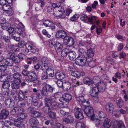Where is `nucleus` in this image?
I'll use <instances>...</instances> for the list:
<instances>
[{
	"label": "nucleus",
	"mask_w": 128,
	"mask_h": 128,
	"mask_svg": "<svg viewBox=\"0 0 128 128\" xmlns=\"http://www.w3.org/2000/svg\"><path fill=\"white\" fill-rule=\"evenodd\" d=\"M83 110L84 114L90 118L91 120H94L95 114L94 110L92 107L90 106L86 107Z\"/></svg>",
	"instance_id": "1"
},
{
	"label": "nucleus",
	"mask_w": 128,
	"mask_h": 128,
	"mask_svg": "<svg viewBox=\"0 0 128 128\" xmlns=\"http://www.w3.org/2000/svg\"><path fill=\"white\" fill-rule=\"evenodd\" d=\"M86 60L85 55H80L75 59V63L80 66H83L86 64Z\"/></svg>",
	"instance_id": "2"
},
{
	"label": "nucleus",
	"mask_w": 128,
	"mask_h": 128,
	"mask_svg": "<svg viewBox=\"0 0 128 128\" xmlns=\"http://www.w3.org/2000/svg\"><path fill=\"white\" fill-rule=\"evenodd\" d=\"M74 115L76 118L82 120L84 118L81 109L78 107H76L74 109Z\"/></svg>",
	"instance_id": "3"
},
{
	"label": "nucleus",
	"mask_w": 128,
	"mask_h": 128,
	"mask_svg": "<svg viewBox=\"0 0 128 128\" xmlns=\"http://www.w3.org/2000/svg\"><path fill=\"white\" fill-rule=\"evenodd\" d=\"M72 95L68 94H66L62 96L59 99V100L62 102L64 103L69 102L72 99Z\"/></svg>",
	"instance_id": "4"
},
{
	"label": "nucleus",
	"mask_w": 128,
	"mask_h": 128,
	"mask_svg": "<svg viewBox=\"0 0 128 128\" xmlns=\"http://www.w3.org/2000/svg\"><path fill=\"white\" fill-rule=\"evenodd\" d=\"M29 74L28 77L30 79V82L37 84L38 83V81L36 74L31 72Z\"/></svg>",
	"instance_id": "5"
},
{
	"label": "nucleus",
	"mask_w": 128,
	"mask_h": 128,
	"mask_svg": "<svg viewBox=\"0 0 128 128\" xmlns=\"http://www.w3.org/2000/svg\"><path fill=\"white\" fill-rule=\"evenodd\" d=\"M7 56L12 58L14 62L15 63H19L21 61L18 56L16 55L14 53L9 52L7 54Z\"/></svg>",
	"instance_id": "6"
},
{
	"label": "nucleus",
	"mask_w": 128,
	"mask_h": 128,
	"mask_svg": "<svg viewBox=\"0 0 128 128\" xmlns=\"http://www.w3.org/2000/svg\"><path fill=\"white\" fill-rule=\"evenodd\" d=\"M88 21L91 24H99V23H101L99 20L97 19V17L95 16H90L88 18Z\"/></svg>",
	"instance_id": "7"
},
{
	"label": "nucleus",
	"mask_w": 128,
	"mask_h": 128,
	"mask_svg": "<svg viewBox=\"0 0 128 128\" xmlns=\"http://www.w3.org/2000/svg\"><path fill=\"white\" fill-rule=\"evenodd\" d=\"M5 102L6 106L9 108L13 107L14 105V100L10 98L6 100Z\"/></svg>",
	"instance_id": "8"
},
{
	"label": "nucleus",
	"mask_w": 128,
	"mask_h": 128,
	"mask_svg": "<svg viewBox=\"0 0 128 128\" xmlns=\"http://www.w3.org/2000/svg\"><path fill=\"white\" fill-rule=\"evenodd\" d=\"M106 86V83L105 82H99L97 86H95L97 88L98 92L104 91L105 89V87Z\"/></svg>",
	"instance_id": "9"
},
{
	"label": "nucleus",
	"mask_w": 128,
	"mask_h": 128,
	"mask_svg": "<svg viewBox=\"0 0 128 128\" xmlns=\"http://www.w3.org/2000/svg\"><path fill=\"white\" fill-rule=\"evenodd\" d=\"M9 114V112L6 109H4L1 110L0 113V119H5L8 117Z\"/></svg>",
	"instance_id": "10"
},
{
	"label": "nucleus",
	"mask_w": 128,
	"mask_h": 128,
	"mask_svg": "<svg viewBox=\"0 0 128 128\" xmlns=\"http://www.w3.org/2000/svg\"><path fill=\"white\" fill-rule=\"evenodd\" d=\"M21 26L16 28L15 29V32L20 35H23L24 33V26L23 24H21Z\"/></svg>",
	"instance_id": "11"
},
{
	"label": "nucleus",
	"mask_w": 128,
	"mask_h": 128,
	"mask_svg": "<svg viewBox=\"0 0 128 128\" xmlns=\"http://www.w3.org/2000/svg\"><path fill=\"white\" fill-rule=\"evenodd\" d=\"M14 81L12 78L10 77H8L5 74H3L0 76V81L2 82H4L7 81L11 82Z\"/></svg>",
	"instance_id": "12"
},
{
	"label": "nucleus",
	"mask_w": 128,
	"mask_h": 128,
	"mask_svg": "<svg viewBox=\"0 0 128 128\" xmlns=\"http://www.w3.org/2000/svg\"><path fill=\"white\" fill-rule=\"evenodd\" d=\"M67 35V34L63 30H60L57 32L56 34V37L58 38H64Z\"/></svg>",
	"instance_id": "13"
},
{
	"label": "nucleus",
	"mask_w": 128,
	"mask_h": 128,
	"mask_svg": "<svg viewBox=\"0 0 128 128\" xmlns=\"http://www.w3.org/2000/svg\"><path fill=\"white\" fill-rule=\"evenodd\" d=\"M54 89V87L48 84H46L45 87H44L42 89L44 92H49L50 93L52 92Z\"/></svg>",
	"instance_id": "14"
},
{
	"label": "nucleus",
	"mask_w": 128,
	"mask_h": 128,
	"mask_svg": "<svg viewBox=\"0 0 128 128\" xmlns=\"http://www.w3.org/2000/svg\"><path fill=\"white\" fill-rule=\"evenodd\" d=\"M84 84L88 86L92 84L93 81L91 78L88 76L84 77L83 79Z\"/></svg>",
	"instance_id": "15"
},
{
	"label": "nucleus",
	"mask_w": 128,
	"mask_h": 128,
	"mask_svg": "<svg viewBox=\"0 0 128 128\" xmlns=\"http://www.w3.org/2000/svg\"><path fill=\"white\" fill-rule=\"evenodd\" d=\"M41 68V70L38 71L39 74H41L42 73H44L45 71H46L49 68L48 64L46 63L42 64V65Z\"/></svg>",
	"instance_id": "16"
},
{
	"label": "nucleus",
	"mask_w": 128,
	"mask_h": 128,
	"mask_svg": "<svg viewBox=\"0 0 128 128\" xmlns=\"http://www.w3.org/2000/svg\"><path fill=\"white\" fill-rule=\"evenodd\" d=\"M21 82V80L14 81L12 84V88L13 89H19L20 88V84Z\"/></svg>",
	"instance_id": "17"
},
{
	"label": "nucleus",
	"mask_w": 128,
	"mask_h": 128,
	"mask_svg": "<svg viewBox=\"0 0 128 128\" xmlns=\"http://www.w3.org/2000/svg\"><path fill=\"white\" fill-rule=\"evenodd\" d=\"M105 108L106 111L108 112H112L114 109L113 104L110 102L107 103L106 105Z\"/></svg>",
	"instance_id": "18"
},
{
	"label": "nucleus",
	"mask_w": 128,
	"mask_h": 128,
	"mask_svg": "<svg viewBox=\"0 0 128 128\" xmlns=\"http://www.w3.org/2000/svg\"><path fill=\"white\" fill-rule=\"evenodd\" d=\"M54 76L58 80L63 79L65 76L64 74V73L60 72H56Z\"/></svg>",
	"instance_id": "19"
},
{
	"label": "nucleus",
	"mask_w": 128,
	"mask_h": 128,
	"mask_svg": "<svg viewBox=\"0 0 128 128\" xmlns=\"http://www.w3.org/2000/svg\"><path fill=\"white\" fill-rule=\"evenodd\" d=\"M5 63L7 66H12L14 63L13 60L10 57L8 56V57L6 59Z\"/></svg>",
	"instance_id": "20"
},
{
	"label": "nucleus",
	"mask_w": 128,
	"mask_h": 128,
	"mask_svg": "<svg viewBox=\"0 0 128 128\" xmlns=\"http://www.w3.org/2000/svg\"><path fill=\"white\" fill-rule=\"evenodd\" d=\"M7 66L6 65L4 64H0V72H6V74H8L10 73V71H9V70L8 71L6 69Z\"/></svg>",
	"instance_id": "21"
},
{
	"label": "nucleus",
	"mask_w": 128,
	"mask_h": 128,
	"mask_svg": "<svg viewBox=\"0 0 128 128\" xmlns=\"http://www.w3.org/2000/svg\"><path fill=\"white\" fill-rule=\"evenodd\" d=\"M91 120L95 122L96 126L97 127L99 128H101L102 124V122H101L102 121H101L100 120H99L98 119L96 118H95V116H94V120Z\"/></svg>",
	"instance_id": "22"
},
{
	"label": "nucleus",
	"mask_w": 128,
	"mask_h": 128,
	"mask_svg": "<svg viewBox=\"0 0 128 128\" xmlns=\"http://www.w3.org/2000/svg\"><path fill=\"white\" fill-rule=\"evenodd\" d=\"M52 100L50 98L46 96L44 99V104L45 105L50 106L52 103Z\"/></svg>",
	"instance_id": "23"
},
{
	"label": "nucleus",
	"mask_w": 128,
	"mask_h": 128,
	"mask_svg": "<svg viewBox=\"0 0 128 128\" xmlns=\"http://www.w3.org/2000/svg\"><path fill=\"white\" fill-rule=\"evenodd\" d=\"M68 57L69 59L71 60H73L76 58V54L74 51H70L68 53Z\"/></svg>",
	"instance_id": "24"
},
{
	"label": "nucleus",
	"mask_w": 128,
	"mask_h": 128,
	"mask_svg": "<svg viewBox=\"0 0 128 128\" xmlns=\"http://www.w3.org/2000/svg\"><path fill=\"white\" fill-rule=\"evenodd\" d=\"M86 95L83 94H80L76 97V100L82 103L86 99Z\"/></svg>",
	"instance_id": "25"
},
{
	"label": "nucleus",
	"mask_w": 128,
	"mask_h": 128,
	"mask_svg": "<svg viewBox=\"0 0 128 128\" xmlns=\"http://www.w3.org/2000/svg\"><path fill=\"white\" fill-rule=\"evenodd\" d=\"M38 123V121L36 118H31L29 121V124L32 126H35Z\"/></svg>",
	"instance_id": "26"
},
{
	"label": "nucleus",
	"mask_w": 128,
	"mask_h": 128,
	"mask_svg": "<svg viewBox=\"0 0 128 128\" xmlns=\"http://www.w3.org/2000/svg\"><path fill=\"white\" fill-rule=\"evenodd\" d=\"M13 78L18 81L21 80V79L22 78V75L18 72H16L14 73L12 75Z\"/></svg>",
	"instance_id": "27"
},
{
	"label": "nucleus",
	"mask_w": 128,
	"mask_h": 128,
	"mask_svg": "<svg viewBox=\"0 0 128 128\" xmlns=\"http://www.w3.org/2000/svg\"><path fill=\"white\" fill-rule=\"evenodd\" d=\"M54 47L56 50L60 51L62 49L63 46L61 43L57 41L54 46Z\"/></svg>",
	"instance_id": "28"
},
{
	"label": "nucleus",
	"mask_w": 128,
	"mask_h": 128,
	"mask_svg": "<svg viewBox=\"0 0 128 128\" xmlns=\"http://www.w3.org/2000/svg\"><path fill=\"white\" fill-rule=\"evenodd\" d=\"M71 88L70 84L68 82H64V85L62 89L66 91L69 90Z\"/></svg>",
	"instance_id": "29"
},
{
	"label": "nucleus",
	"mask_w": 128,
	"mask_h": 128,
	"mask_svg": "<svg viewBox=\"0 0 128 128\" xmlns=\"http://www.w3.org/2000/svg\"><path fill=\"white\" fill-rule=\"evenodd\" d=\"M14 125L19 128H25V125L19 119L16 122L14 123Z\"/></svg>",
	"instance_id": "30"
},
{
	"label": "nucleus",
	"mask_w": 128,
	"mask_h": 128,
	"mask_svg": "<svg viewBox=\"0 0 128 128\" xmlns=\"http://www.w3.org/2000/svg\"><path fill=\"white\" fill-rule=\"evenodd\" d=\"M59 114L62 117H64L67 116L69 114V112L66 110V109L61 110L60 111Z\"/></svg>",
	"instance_id": "31"
},
{
	"label": "nucleus",
	"mask_w": 128,
	"mask_h": 128,
	"mask_svg": "<svg viewBox=\"0 0 128 128\" xmlns=\"http://www.w3.org/2000/svg\"><path fill=\"white\" fill-rule=\"evenodd\" d=\"M42 114L41 112L35 111L33 114H30V116L32 117L36 118H40Z\"/></svg>",
	"instance_id": "32"
},
{
	"label": "nucleus",
	"mask_w": 128,
	"mask_h": 128,
	"mask_svg": "<svg viewBox=\"0 0 128 128\" xmlns=\"http://www.w3.org/2000/svg\"><path fill=\"white\" fill-rule=\"evenodd\" d=\"M98 92L97 88L94 87L92 88L90 95L92 97H96L98 95Z\"/></svg>",
	"instance_id": "33"
},
{
	"label": "nucleus",
	"mask_w": 128,
	"mask_h": 128,
	"mask_svg": "<svg viewBox=\"0 0 128 128\" xmlns=\"http://www.w3.org/2000/svg\"><path fill=\"white\" fill-rule=\"evenodd\" d=\"M61 5V3L60 2H57L56 3H52V6L54 8H59L60 7L61 8V9L58 10L60 12H62L64 10V9L62 8L60 6Z\"/></svg>",
	"instance_id": "34"
},
{
	"label": "nucleus",
	"mask_w": 128,
	"mask_h": 128,
	"mask_svg": "<svg viewBox=\"0 0 128 128\" xmlns=\"http://www.w3.org/2000/svg\"><path fill=\"white\" fill-rule=\"evenodd\" d=\"M50 110L53 111H56L58 108L57 103L56 102H53L50 107Z\"/></svg>",
	"instance_id": "35"
},
{
	"label": "nucleus",
	"mask_w": 128,
	"mask_h": 128,
	"mask_svg": "<svg viewBox=\"0 0 128 128\" xmlns=\"http://www.w3.org/2000/svg\"><path fill=\"white\" fill-rule=\"evenodd\" d=\"M47 114L49 117L52 119H55L56 118V113L52 110H50Z\"/></svg>",
	"instance_id": "36"
},
{
	"label": "nucleus",
	"mask_w": 128,
	"mask_h": 128,
	"mask_svg": "<svg viewBox=\"0 0 128 128\" xmlns=\"http://www.w3.org/2000/svg\"><path fill=\"white\" fill-rule=\"evenodd\" d=\"M10 82L7 81L4 82L2 85V88L6 90L9 89L10 86Z\"/></svg>",
	"instance_id": "37"
},
{
	"label": "nucleus",
	"mask_w": 128,
	"mask_h": 128,
	"mask_svg": "<svg viewBox=\"0 0 128 128\" xmlns=\"http://www.w3.org/2000/svg\"><path fill=\"white\" fill-rule=\"evenodd\" d=\"M24 95L23 94L22 91L19 90L18 93V99L20 101H22L24 100Z\"/></svg>",
	"instance_id": "38"
},
{
	"label": "nucleus",
	"mask_w": 128,
	"mask_h": 128,
	"mask_svg": "<svg viewBox=\"0 0 128 128\" xmlns=\"http://www.w3.org/2000/svg\"><path fill=\"white\" fill-rule=\"evenodd\" d=\"M104 120L103 124L104 127L105 128H109L110 126V125L109 124L110 120L108 118H106Z\"/></svg>",
	"instance_id": "39"
},
{
	"label": "nucleus",
	"mask_w": 128,
	"mask_h": 128,
	"mask_svg": "<svg viewBox=\"0 0 128 128\" xmlns=\"http://www.w3.org/2000/svg\"><path fill=\"white\" fill-rule=\"evenodd\" d=\"M94 49L90 48L88 50L87 54L89 57H92L94 56Z\"/></svg>",
	"instance_id": "40"
},
{
	"label": "nucleus",
	"mask_w": 128,
	"mask_h": 128,
	"mask_svg": "<svg viewBox=\"0 0 128 128\" xmlns=\"http://www.w3.org/2000/svg\"><path fill=\"white\" fill-rule=\"evenodd\" d=\"M50 106L45 105L42 109V111L45 114H47L51 110Z\"/></svg>",
	"instance_id": "41"
},
{
	"label": "nucleus",
	"mask_w": 128,
	"mask_h": 128,
	"mask_svg": "<svg viewBox=\"0 0 128 128\" xmlns=\"http://www.w3.org/2000/svg\"><path fill=\"white\" fill-rule=\"evenodd\" d=\"M44 92L43 90H38L36 95L39 99L42 98L44 96Z\"/></svg>",
	"instance_id": "42"
},
{
	"label": "nucleus",
	"mask_w": 128,
	"mask_h": 128,
	"mask_svg": "<svg viewBox=\"0 0 128 128\" xmlns=\"http://www.w3.org/2000/svg\"><path fill=\"white\" fill-rule=\"evenodd\" d=\"M14 109L17 114L18 115L19 114L21 113V112H24V110L22 108L16 107H14Z\"/></svg>",
	"instance_id": "43"
},
{
	"label": "nucleus",
	"mask_w": 128,
	"mask_h": 128,
	"mask_svg": "<svg viewBox=\"0 0 128 128\" xmlns=\"http://www.w3.org/2000/svg\"><path fill=\"white\" fill-rule=\"evenodd\" d=\"M46 74L48 75L49 76L52 77L54 76V71L52 69L48 68L46 71Z\"/></svg>",
	"instance_id": "44"
},
{
	"label": "nucleus",
	"mask_w": 128,
	"mask_h": 128,
	"mask_svg": "<svg viewBox=\"0 0 128 128\" xmlns=\"http://www.w3.org/2000/svg\"><path fill=\"white\" fill-rule=\"evenodd\" d=\"M56 40L54 38H52L49 41V45L50 47L52 48L54 47V46L56 42Z\"/></svg>",
	"instance_id": "45"
},
{
	"label": "nucleus",
	"mask_w": 128,
	"mask_h": 128,
	"mask_svg": "<svg viewBox=\"0 0 128 128\" xmlns=\"http://www.w3.org/2000/svg\"><path fill=\"white\" fill-rule=\"evenodd\" d=\"M69 52V50L67 49L66 48L63 49L61 52V55L62 56L65 57L67 55H68V52Z\"/></svg>",
	"instance_id": "46"
},
{
	"label": "nucleus",
	"mask_w": 128,
	"mask_h": 128,
	"mask_svg": "<svg viewBox=\"0 0 128 128\" xmlns=\"http://www.w3.org/2000/svg\"><path fill=\"white\" fill-rule=\"evenodd\" d=\"M99 116L100 120L101 121H103L104 120L106 115L105 113L104 112H100L99 113Z\"/></svg>",
	"instance_id": "47"
},
{
	"label": "nucleus",
	"mask_w": 128,
	"mask_h": 128,
	"mask_svg": "<svg viewBox=\"0 0 128 128\" xmlns=\"http://www.w3.org/2000/svg\"><path fill=\"white\" fill-rule=\"evenodd\" d=\"M14 124L12 122L8 120L5 121L4 123V126L7 127H9L10 128H13L12 126Z\"/></svg>",
	"instance_id": "48"
},
{
	"label": "nucleus",
	"mask_w": 128,
	"mask_h": 128,
	"mask_svg": "<svg viewBox=\"0 0 128 128\" xmlns=\"http://www.w3.org/2000/svg\"><path fill=\"white\" fill-rule=\"evenodd\" d=\"M24 112H21V113L19 114L18 116V119L20 120H23L27 116L26 114L24 113Z\"/></svg>",
	"instance_id": "49"
},
{
	"label": "nucleus",
	"mask_w": 128,
	"mask_h": 128,
	"mask_svg": "<svg viewBox=\"0 0 128 128\" xmlns=\"http://www.w3.org/2000/svg\"><path fill=\"white\" fill-rule=\"evenodd\" d=\"M66 118L69 123L70 124H72L74 123V120L72 116L69 115L66 117Z\"/></svg>",
	"instance_id": "50"
},
{
	"label": "nucleus",
	"mask_w": 128,
	"mask_h": 128,
	"mask_svg": "<svg viewBox=\"0 0 128 128\" xmlns=\"http://www.w3.org/2000/svg\"><path fill=\"white\" fill-rule=\"evenodd\" d=\"M38 74L41 76V79L42 80H46L48 78V76L44 72V73H42L41 74H39L38 73Z\"/></svg>",
	"instance_id": "51"
},
{
	"label": "nucleus",
	"mask_w": 128,
	"mask_h": 128,
	"mask_svg": "<svg viewBox=\"0 0 128 128\" xmlns=\"http://www.w3.org/2000/svg\"><path fill=\"white\" fill-rule=\"evenodd\" d=\"M72 81L74 87L77 86L81 84V83L79 82V81L75 79L72 80Z\"/></svg>",
	"instance_id": "52"
},
{
	"label": "nucleus",
	"mask_w": 128,
	"mask_h": 128,
	"mask_svg": "<svg viewBox=\"0 0 128 128\" xmlns=\"http://www.w3.org/2000/svg\"><path fill=\"white\" fill-rule=\"evenodd\" d=\"M84 102H83L81 103L85 107H89V106L90 105V103L88 101V99H86Z\"/></svg>",
	"instance_id": "53"
},
{
	"label": "nucleus",
	"mask_w": 128,
	"mask_h": 128,
	"mask_svg": "<svg viewBox=\"0 0 128 128\" xmlns=\"http://www.w3.org/2000/svg\"><path fill=\"white\" fill-rule=\"evenodd\" d=\"M117 104L119 108H121L124 105V102L122 99H120L117 102Z\"/></svg>",
	"instance_id": "54"
},
{
	"label": "nucleus",
	"mask_w": 128,
	"mask_h": 128,
	"mask_svg": "<svg viewBox=\"0 0 128 128\" xmlns=\"http://www.w3.org/2000/svg\"><path fill=\"white\" fill-rule=\"evenodd\" d=\"M2 8L4 11H10L11 10L10 6L8 4H6L4 5L2 7Z\"/></svg>",
	"instance_id": "55"
},
{
	"label": "nucleus",
	"mask_w": 128,
	"mask_h": 128,
	"mask_svg": "<svg viewBox=\"0 0 128 128\" xmlns=\"http://www.w3.org/2000/svg\"><path fill=\"white\" fill-rule=\"evenodd\" d=\"M27 110L30 114H32L36 110V108L33 107H30L27 108Z\"/></svg>",
	"instance_id": "56"
},
{
	"label": "nucleus",
	"mask_w": 128,
	"mask_h": 128,
	"mask_svg": "<svg viewBox=\"0 0 128 128\" xmlns=\"http://www.w3.org/2000/svg\"><path fill=\"white\" fill-rule=\"evenodd\" d=\"M4 94L9 96H10L13 95L12 90L9 89L6 90V91L4 92Z\"/></svg>",
	"instance_id": "57"
},
{
	"label": "nucleus",
	"mask_w": 128,
	"mask_h": 128,
	"mask_svg": "<svg viewBox=\"0 0 128 128\" xmlns=\"http://www.w3.org/2000/svg\"><path fill=\"white\" fill-rule=\"evenodd\" d=\"M35 97H33L32 99V102L34 105L36 106H38V100L36 98H35Z\"/></svg>",
	"instance_id": "58"
},
{
	"label": "nucleus",
	"mask_w": 128,
	"mask_h": 128,
	"mask_svg": "<svg viewBox=\"0 0 128 128\" xmlns=\"http://www.w3.org/2000/svg\"><path fill=\"white\" fill-rule=\"evenodd\" d=\"M96 30L97 34L98 35L102 32V28L100 26H98L96 27Z\"/></svg>",
	"instance_id": "59"
},
{
	"label": "nucleus",
	"mask_w": 128,
	"mask_h": 128,
	"mask_svg": "<svg viewBox=\"0 0 128 128\" xmlns=\"http://www.w3.org/2000/svg\"><path fill=\"white\" fill-rule=\"evenodd\" d=\"M28 48L30 50V52L32 53L33 54H34L36 52V49L33 47L32 46L28 45Z\"/></svg>",
	"instance_id": "60"
},
{
	"label": "nucleus",
	"mask_w": 128,
	"mask_h": 128,
	"mask_svg": "<svg viewBox=\"0 0 128 128\" xmlns=\"http://www.w3.org/2000/svg\"><path fill=\"white\" fill-rule=\"evenodd\" d=\"M30 72V71H27L26 70L23 69L22 71V74L24 76H27L28 77Z\"/></svg>",
	"instance_id": "61"
},
{
	"label": "nucleus",
	"mask_w": 128,
	"mask_h": 128,
	"mask_svg": "<svg viewBox=\"0 0 128 128\" xmlns=\"http://www.w3.org/2000/svg\"><path fill=\"white\" fill-rule=\"evenodd\" d=\"M26 42L24 40H21L18 43V46L20 48L23 47L26 44Z\"/></svg>",
	"instance_id": "62"
},
{
	"label": "nucleus",
	"mask_w": 128,
	"mask_h": 128,
	"mask_svg": "<svg viewBox=\"0 0 128 128\" xmlns=\"http://www.w3.org/2000/svg\"><path fill=\"white\" fill-rule=\"evenodd\" d=\"M118 125L119 128H125V126L122 121L118 122Z\"/></svg>",
	"instance_id": "63"
},
{
	"label": "nucleus",
	"mask_w": 128,
	"mask_h": 128,
	"mask_svg": "<svg viewBox=\"0 0 128 128\" xmlns=\"http://www.w3.org/2000/svg\"><path fill=\"white\" fill-rule=\"evenodd\" d=\"M76 128H84V124L81 122H78L76 124Z\"/></svg>",
	"instance_id": "64"
}]
</instances>
